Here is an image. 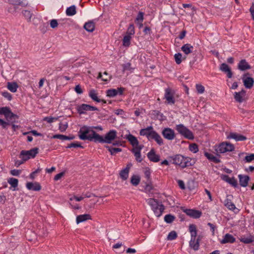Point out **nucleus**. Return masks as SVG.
<instances>
[{
  "instance_id": "f257e3e1",
  "label": "nucleus",
  "mask_w": 254,
  "mask_h": 254,
  "mask_svg": "<svg viewBox=\"0 0 254 254\" xmlns=\"http://www.w3.org/2000/svg\"><path fill=\"white\" fill-rule=\"evenodd\" d=\"M169 158L172 161L173 164L179 165L182 168H184L192 165L190 162L191 159L190 157H186L180 154H177L170 156Z\"/></svg>"
},
{
  "instance_id": "f03ea898",
  "label": "nucleus",
  "mask_w": 254,
  "mask_h": 254,
  "mask_svg": "<svg viewBox=\"0 0 254 254\" xmlns=\"http://www.w3.org/2000/svg\"><path fill=\"white\" fill-rule=\"evenodd\" d=\"M39 149L33 148L30 150H22L19 154V158L24 161H27L31 158H34L38 153Z\"/></svg>"
},
{
  "instance_id": "7ed1b4c3",
  "label": "nucleus",
  "mask_w": 254,
  "mask_h": 254,
  "mask_svg": "<svg viewBox=\"0 0 254 254\" xmlns=\"http://www.w3.org/2000/svg\"><path fill=\"white\" fill-rule=\"evenodd\" d=\"M0 115H3L6 119L5 121L12 120L13 119H18L19 117L13 113L10 108L3 107L0 108Z\"/></svg>"
},
{
  "instance_id": "20e7f679",
  "label": "nucleus",
  "mask_w": 254,
  "mask_h": 254,
  "mask_svg": "<svg viewBox=\"0 0 254 254\" xmlns=\"http://www.w3.org/2000/svg\"><path fill=\"white\" fill-rule=\"evenodd\" d=\"M176 130L182 135L189 139H192L194 138L192 132L182 124L176 126Z\"/></svg>"
},
{
  "instance_id": "39448f33",
  "label": "nucleus",
  "mask_w": 254,
  "mask_h": 254,
  "mask_svg": "<svg viewBox=\"0 0 254 254\" xmlns=\"http://www.w3.org/2000/svg\"><path fill=\"white\" fill-rule=\"evenodd\" d=\"M234 149L235 147L232 144L227 142H223L218 146L216 151L218 153H224L227 152L232 151Z\"/></svg>"
},
{
  "instance_id": "423d86ee",
  "label": "nucleus",
  "mask_w": 254,
  "mask_h": 254,
  "mask_svg": "<svg viewBox=\"0 0 254 254\" xmlns=\"http://www.w3.org/2000/svg\"><path fill=\"white\" fill-rule=\"evenodd\" d=\"M76 110L78 113L80 115L85 114L87 111H98L99 110L97 107L86 104H82L77 106Z\"/></svg>"
},
{
  "instance_id": "0eeeda50",
  "label": "nucleus",
  "mask_w": 254,
  "mask_h": 254,
  "mask_svg": "<svg viewBox=\"0 0 254 254\" xmlns=\"http://www.w3.org/2000/svg\"><path fill=\"white\" fill-rule=\"evenodd\" d=\"M92 130V129H90V127L87 126L82 127L78 132L79 138L82 140H89Z\"/></svg>"
},
{
  "instance_id": "6e6552de",
  "label": "nucleus",
  "mask_w": 254,
  "mask_h": 254,
  "mask_svg": "<svg viewBox=\"0 0 254 254\" xmlns=\"http://www.w3.org/2000/svg\"><path fill=\"white\" fill-rule=\"evenodd\" d=\"M162 134L163 137L169 140L174 139L175 137L174 130L169 127H166L163 129Z\"/></svg>"
},
{
  "instance_id": "1a4fd4ad",
  "label": "nucleus",
  "mask_w": 254,
  "mask_h": 254,
  "mask_svg": "<svg viewBox=\"0 0 254 254\" xmlns=\"http://www.w3.org/2000/svg\"><path fill=\"white\" fill-rule=\"evenodd\" d=\"M249 74L248 73L244 74L242 79L245 87L248 89H251L254 85V80L252 77L247 76Z\"/></svg>"
},
{
  "instance_id": "9d476101",
  "label": "nucleus",
  "mask_w": 254,
  "mask_h": 254,
  "mask_svg": "<svg viewBox=\"0 0 254 254\" xmlns=\"http://www.w3.org/2000/svg\"><path fill=\"white\" fill-rule=\"evenodd\" d=\"M165 98L166 99L168 104H174L175 100L174 97V92L170 88H168L165 90Z\"/></svg>"
},
{
  "instance_id": "9b49d317",
  "label": "nucleus",
  "mask_w": 254,
  "mask_h": 254,
  "mask_svg": "<svg viewBox=\"0 0 254 254\" xmlns=\"http://www.w3.org/2000/svg\"><path fill=\"white\" fill-rule=\"evenodd\" d=\"M184 212L188 216L193 218H198L201 215V212L194 209H186Z\"/></svg>"
},
{
  "instance_id": "f8f14e48",
  "label": "nucleus",
  "mask_w": 254,
  "mask_h": 254,
  "mask_svg": "<svg viewBox=\"0 0 254 254\" xmlns=\"http://www.w3.org/2000/svg\"><path fill=\"white\" fill-rule=\"evenodd\" d=\"M117 131L114 130L109 131L104 138V143H110L116 138Z\"/></svg>"
},
{
  "instance_id": "ddd939ff",
  "label": "nucleus",
  "mask_w": 254,
  "mask_h": 254,
  "mask_svg": "<svg viewBox=\"0 0 254 254\" xmlns=\"http://www.w3.org/2000/svg\"><path fill=\"white\" fill-rule=\"evenodd\" d=\"M147 157L149 160L153 162H158L160 161V156L156 154L154 149H152L148 153Z\"/></svg>"
},
{
  "instance_id": "4468645a",
  "label": "nucleus",
  "mask_w": 254,
  "mask_h": 254,
  "mask_svg": "<svg viewBox=\"0 0 254 254\" xmlns=\"http://www.w3.org/2000/svg\"><path fill=\"white\" fill-rule=\"evenodd\" d=\"M89 140L94 141L95 142L104 143V138L103 136L97 133L94 130L91 131V136Z\"/></svg>"
},
{
  "instance_id": "2eb2a0df",
  "label": "nucleus",
  "mask_w": 254,
  "mask_h": 254,
  "mask_svg": "<svg viewBox=\"0 0 254 254\" xmlns=\"http://www.w3.org/2000/svg\"><path fill=\"white\" fill-rule=\"evenodd\" d=\"M222 180L224 181L229 183L232 186L234 187H237L238 184L237 181L234 178H230L229 176L227 175H223L221 176Z\"/></svg>"
},
{
  "instance_id": "dca6fc26",
  "label": "nucleus",
  "mask_w": 254,
  "mask_h": 254,
  "mask_svg": "<svg viewBox=\"0 0 254 254\" xmlns=\"http://www.w3.org/2000/svg\"><path fill=\"white\" fill-rule=\"evenodd\" d=\"M142 147L143 146H139L138 147H134L132 150V152L134 154L135 159L138 162H141L142 161L140 153V151L142 149Z\"/></svg>"
},
{
  "instance_id": "f3484780",
  "label": "nucleus",
  "mask_w": 254,
  "mask_h": 254,
  "mask_svg": "<svg viewBox=\"0 0 254 254\" xmlns=\"http://www.w3.org/2000/svg\"><path fill=\"white\" fill-rule=\"evenodd\" d=\"M219 69L224 73L226 74L227 76L229 78H232L233 73L232 72L231 68L228 66V64H221Z\"/></svg>"
},
{
  "instance_id": "a211bd4d",
  "label": "nucleus",
  "mask_w": 254,
  "mask_h": 254,
  "mask_svg": "<svg viewBox=\"0 0 254 254\" xmlns=\"http://www.w3.org/2000/svg\"><path fill=\"white\" fill-rule=\"evenodd\" d=\"M26 187L29 190L39 191L41 189V186L39 183L28 182L26 184Z\"/></svg>"
},
{
  "instance_id": "6ab92c4d",
  "label": "nucleus",
  "mask_w": 254,
  "mask_h": 254,
  "mask_svg": "<svg viewBox=\"0 0 254 254\" xmlns=\"http://www.w3.org/2000/svg\"><path fill=\"white\" fill-rule=\"evenodd\" d=\"M199 237H198L197 239H190V240L189 242V246L194 251H197L199 249Z\"/></svg>"
},
{
  "instance_id": "aec40b11",
  "label": "nucleus",
  "mask_w": 254,
  "mask_h": 254,
  "mask_svg": "<svg viewBox=\"0 0 254 254\" xmlns=\"http://www.w3.org/2000/svg\"><path fill=\"white\" fill-rule=\"evenodd\" d=\"M227 137L228 138H233L236 141H244L247 139L245 136L234 132L230 133Z\"/></svg>"
},
{
  "instance_id": "412c9836",
  "label": "nucleus",
  "mask_w": 254,
  "mask_h": 254,
  "mask_svg": "<svg viewBox=\"0 0 254 254\" xmlns=\"http://www.w3.org/2000/svg\"><path fill=\"white\" fill-rule=\"evenodd\" d=\"M236 239L231 234H226L220 243L222 244L226 243H233L235 242Z\"/></svg>"
},
{
  "instance_id": "4be33fe9",
  "label": "nucleus",
  "mask_w": 254,
  "mask_h": 254,
  "mask_svg": "<svg viewBox=\"0 0 254 254\" xmlns=\"http://www.w3.org/2000/svg\"><path fill=\"white\" fill-rule=\"evenodd\" d=\"M246 95V91L242 90L241 91L239 92H235L234 94V98L236 101L239 103H242L244 101V97Z\"/></svg>"
},
{
  "instance_id": "5701e85b",
  "label": "nucleus",
  "mask_w": 254,
  "mask_h": 254,
  "mask_svg": "<svg viewBox=\"0 0 254 254\" xmlns=\"http://www.w3.org/2000/svg\"><path fill=\"white\" fill-rule=\"evenodd\" d=\"M126 138L130 142V143L134 147L139 146V142L137 138L131 134H129L127 136Z\"/></svg>"
},
{
  "instance_id": "b1692460",
  "label": "nucleus",
  "mask_w": 254,
  "mask_h": 254,
  "mask_svg": "<svg viewBox=\"0 0 254 254\" xmlns=\"http://www.w3.org/2000/svg\"><path fill=\"white\" fill-rule=\"evenodd\" d=\"M238 177L239 178L240 185L243 187H247L250 180V177L248 176H243L242 175H239Z\"/></svg>"
},
{
  "instance_id": "393cba45",
  "label": "nucleus",
  "mask_w": 254,
  "mask_h": 254,
  "mask_svg": "<svg viewBox=\"0 0 254 254\" xmlns=\"http://www.w3.org/2000/svg\"><path fill=\"white\" fill-rule=\"evenodd\" d=\"M9 2L13 5H20L23 7H26L28 5L27 1L23 0H9Z\"/></svg>"
},
{
  "instance_id": "a878e982",
  "label": "nucleus",
  "mask_w": 254,
  "mask_h": 254,
  "mask_svg": "<svg viewBox=\"0 0 254 254\" xmlns=\"http://www.w3.org/2000/svg\"><path fill=\"white\" fill-rule=\"evenodd\" d=\"M153 130V127L152 126H149L145 128L140 129L139 134L140 135L146 136L148 138Z\"/></svg>"
},
{
  "instance_id": "bb28decb",
  "label": "nucleus",
  "mask_w": 254,
  "mask_h": 254,
  "mask_svg": "<svg viewBox=\"0 0 254 254\" xmlns=\"http://www.w3.org/2000/svg\"><path fill=\"white\" fill-rule=\"evenodd\" d=\"M91 216L89 214H85L83 215H79L76 217V223L79 224L80 223L85 221L87 220L91 219Z\"/></svg>"
},
{
  "instance_id": "cd10ccee",
  "label": "nucleus",
  "mask_w": 254,
  "mask_h": 254,
  "mask_svg": "<svg viewBox=\"0 0 254 254\" xmlns=\"http://www.w3.org/2000/svg\"><path fill=\"white\" fill-rule=\"evenodd\" d=\"M164 210V206L161 203H160V204L157 207H155V209H152L154 214L157 217H159L162 215Z\"/></svg>"
},
{
  "instance_id": "c85d7f7f",
  "label": "nucleus",
  "mask_w": 254,
  "mask_h": 254,
  "mask_svg": "<svg viewBox=\"0 0 254 254\" xmlns=\"http://www.w3.org/2000/svg\"><path fill=\"white\" fill-rule=\"evenodd\" d=\"M164 210V206L161 203H160V204L157 207H155V209H152L154 214L157 217H159L162 215Z\"/></svg>"
},
{
  "instance_id": "c756f323",
  "label": "nucleus",
  "mask_w": 254,
  "mask_h": 254,
  "mask_svg": "<svg viewBox=\"0 0 254 254\" xmlns=\"http://www.w3.org/2000/svg\"><path fill=\"white\" fill-rule=\"evenodd\" d=\"M181 50L185 54L188 55L192 52L193 47L189 44H186L182 46Z\"/></svg>"
},
{
  "instance_id": "7c9ffc66",
  "label": "nucleus",
  "mask_w": 254,
  "mask_h": 254,
  "mask_svg": "<svg viewBox=\"0 0 254 254\" xmlns=\"http://www.w3.org/2000/svg\"><path fill=\"white\" fill-rule=\"evenodd\" d=\"M84 28L87 31L92 32L95 29V23L93 21H88L85 23Z\"/></svg>"
},
{
  "instance_id": "2f4dec72",
  "label": "nucleus",
  "mask_w": 254,
  "mask_h": 254,
  "mask_svg": "<svg viewBox=\"0 0 254 254\" xmlns=\"http://www.w3.org/2000/svg\"><path fill=\"white\" fill-rule=\"evenodd\" d=\"M189 231L190 233V239H196L197 236L196 227L194 224H190L189 226Z\"/></svg>"
},
{
  "instance_id": "473e14b6",
  "label": "nucleus",
  "mask_w": 254,
  "mask_h": 254,
  "mask_svg": "<svg viewBox=\"0 0 254 254\" xmlns=\"http://www.w3.org/2000/svg\"><path fill=\"white\" fill-rule=\"evenodd\" d=\"M204 155L208 160L215 163H218L220 162V160L212 154L206 152L204 153Z\"/></svg>"
},
{
  "instance_id": "72a5a7b5",
  "label": "nucleus",
  "mask_w": 254,
  "mask_h": 254,
  "mask_svg": "<svg viewBox=\"0 0 254 254\" xmlns=\"http://www.w3.org/2000/svg\"><path fill=\"white\" fill-rule=\"evenodd\" d=\"M148 204L151 207L152 209H155L160 204L158 201L154 198H149L147 200Z\"/></svg>"
},
{
  "instance_id": "f704fd0d",
  "label": "nucleus",
  "mask_w": 254,
  "mask_h": 254,
  "mask_svg": "<svg viewBox=\"0 0 254 254\" xmlns=\"http://www.w3.org/2000/svg\"><path fill=\"white\" fill-rule=\"evenodd\" d=\"M16 119H13L12 120L10 121H5V122L7 123V125L5 126V128L2 127V128L6 129L7 128L8 126L11 125L12 130L13 131H15L18 128V126L14 124V123H16Z\"/></svg>"
},
{
  "instance_id": "c9c22d12",
  "label": "nucleus",
  "mask_w": 254,
  "mask_h": 254,
  "mask_svg": "<svg viewBox=\"0 0 254 254\" xmlns=\"http://www.w3.org/2000/svg\"><path fill=\"white\" fill-rule=\"evenodd\" d=\"M65 12L67 16H73L75 15L76 13V9L75 6L73 5L69 7H67Z\"/></svg>"
},
{
  "instance_id": "e433bc0d",
  "label": "nucleus",
  "mask_w": 254,
  "mask_h": 254,
  "mask_svg": "<svg viewBox=\"0 0 254 254\" xmlns=\"http://www.w3.org/2000/svg\"><path fill=\"white\" fill-rule=\"evenodd\" d=\"M89 97L94 101L97 102H101V99H100L98 96L96 91L94 90H91L89 93Z\"/></svg>"
},
{
  "instance_id": "4c0bfd02",
  "label": "nucleus",
  "mask_w": 254,
  "mask_h": 254,
  "mask_svg": "<svg viewBox=\"0 0 254 254\" xmlns=\"http://www.w3.org/2000/svg\"><path fill=\"white\" fill-rule=\"evenodd\" d=\"M240 241L245 244H250L254 241V236L250 235L248 237H241Z\"/></svg>"
},
{
  "instance_id": "58836bf2",
  "label": "nucleus",
  "mask_w": 254,
  "mask_h": 254,
  "mask_svg": "<svg viewBox=\"0 0 254 254\" xmlns=\"http://www.w3.org/2000/svg\"><path fill=\"white\" fill-rule=\"evenodd\" d=\"M132 36L125 34L123 39V45L125 47H128L130 44V40Z\"/></svg>"
},
{
  "instance_id": "ea45409f",
  "label": "nucleus",
  "mask_w": 254,
  "mask_h": 254,
  "mask_svg": "<svg viewBox=\"0 0 254 254\" xmlns=\"http://www.w3.org/2000/svg\"><path fill=\"white\" fill-rule=\"evenodd\" d=\"M140 181V177L137 175H133L130 179L131 184L134 186H137Z\"/></svg>"
},
{
  "instance_id": "a19ab883",
  "label": "nucleus",
  "mask_w": 254,
  "mask_h": 254,
  "mask_svg": "<svg viewBox=\"0 0 254 254\" xmlns=\"http://www.w3.org/2000/svg\"><path fill=\"white\" fill-rule=\"evenodd\" d=\"M17 88V84L15 82H8L7 84V88L12 92H15Z\"/></svg>"
},
{
  "instance_id": "79ce46f5",
  "label": "nucleus",
  "mask_w": 254,
  "mask_h": 254,
  "mask_svg": "<svg viewBox=\"0 0 254 254\" xmlns=\"http://www.w3.org/2000/svg\"><path fill=\"white\" fill-rule=\"evenodd\" d=\"M22 14L25 18L27 19L28 22L31 21V17L33 14L30 11L28 10H24L22 11Z\"/></svg>"
},
{
  "instance_id": "37998d69",
  "label": "nucleus",
  "mask_w": 254,
  "mask_h": 254,
  "mask_svg": "<svg viewBox=\"0 0 254 254\" xmlns=\"http://www.w3.org/2000/svg\"><path fill=\"white\" fill-rule=\"evenodd\" d=\"M129 172L127 169H123L120 173V176L123 180H126L128 177Z\"/></svg>"
},
{
  "instance_id": "c03bdc74",
  "label": "nucleus",
  "mask_w": 254,
  "mask_h": 254,
  "mask_svg": "<svg viewBox=\"0 0 254 254\" xmlns=\"http://www.w3.org/2000/svg\"><path fill=\"white\" fill-rule=\"evenodd\" d=\"M107 96L109 97H114L118 95L116 89H110L106 91Z\"/></svg>"
},
{
  "instance_id": "a18cd8bd",
  "label": "nucleus",
  "mask_w": 254,
  "mask_h": 254,
  "mask_svg": "<svg viewBox=\"0 0 254 254\" xmlns=\"http://www.w3.org/2000/svg\"><path fill=\"white\" fill-rule=\"evenodd\" d=\"M175 217L171 214L166 215L164 217V221L167 223H171L174 221Z\"/></svg>"
},
{
  "instance_id": "49530a36",
  "label": "nucleus",
  "mask_w": 254,
  "mask_h": 254,
  "mask_svg": "<svg viewBox=\"0 0 254 254\" xmlns=\"http://www.w3.org/2000/svg\"><path fill=\"white\" fill-rule=\"evenodd\" d=\"M134 27L133 24H130L127 28L126 34L132 36L134 34Z\"/></svg>"
},
{
  "instance_id": "de8ad7c7",
  "label": "nucleus",
  "mask_w": 254,
  "mask_h": 254,
  "mask_svg": "<svg viewBox=\"0 0 254 254\" xmlns=\"http://www.w3.org/2000/svg\"><path fill=\"white\" fill-rule=\"evenodd\" d=\"M18 181L17 179L11 178L8 180V183L13 187L16 188L18 186Z\"/></svg>"
},
{
  "instance_id": "09e8293b",
  "label": "nucleus",
  "mask_w": 254,
  "mask_h": 254,
  "mask_svg": "<svg viewBox=\"0 0 254 254\" xmlns=\"http://www.w3.org/2000/svg\"><path fill=\"white\" fill-rule=\"evenodd\" d=\"M104 74L105 75V77H102V73L101 72H99L98 73V78H102V80H103L104 81H107L109 80V79H110L111 77L109 75V74L107 73V72L105 71L104 72Z\"/></svg>"
},
{
  "instance_id": "8fccbe9b",
  "label": "nucleus",
  "mask_w": 254,
  "mask_h": 254,
  "mask_svg": "<svg viewBox=\"0 0 254 254\" xmlns=\"http://www.w3.org/2000/svg\"><path fill=\"white\" fill-rule=\"evenodd\" d=\"M189 149L191 152L195 153L198 151V145L196 143L190 144Z\"/></svg>"
},
{
  "instance_id": "3c124183",
  "label": "nucleus",
  "mask_w": 254,
  "mask_h": 254,
  "mask_svg": "<svg viewBox=\"0 0 254 254\" xmlns=\"http://www.w3.org/2000/svg\"><path fill=\"white\" fill-rule=\"evenodd\" d=\"M225 206L230 210H234L236 208L234 204L228 199H227L225 201Z\"/></svg>"
},
{
  "instance_id": "603ef678",
  "label": "nucleus",
  "mask_w": 254,
  "mask_h": 254,
  "mask_svg": "<svg viewBox=\"0 0 254 254\" xmlns=\"http://www.w3.org/2000/svg\"><path fill=\"white\" fill-rule=\"evenodd\" d=\"M144 176L148 182H150L151 180L150 175L151 172L150 169L146 168L144 170Z\"/></svg>"
},
{
  "instance_id": "864d4df0",
  "label": "nucleus",
  "mask_w": 254,
  "mask_h": 254,
  "mask_svg": "<svg viewBox=\"0 0 254 254\" xmlns=\"http://www.w3.org/2000/svg\"><path fill=\"white\" fill-rule=\"evenodd\" d=\"M109 151L111 153V155H114L118 152L122 151V149L120 148H114L108 147Z\"/></svg>"
},
{
  "instance_id": "5fc2aeb1",
  "label": "nucleus",
  "mask_w": 254,
  "mask_h": 254,
  "mask_svg": "<svg viewBox=\"0 0 254 254\" xmlns=\"http://www.w3.org/2000/svg\"><path fill=\"white\" fill-rule=\"evenodd\" d=\"M177 237V233L174 231H172L171 232H170L169 234H168V235L167 236V239L168 240L171 241V240H175V239H176Z\"/></svg>"
},
{
  "instance_id": "6e6d98bb",
  "label": "nucleus",
  "mask_w": 254,
  "mask_h": 254,
  "mask_svg": "<svg viewBox=\"0 0 254 254\" xmlns=\"http://www.w3.org/2000/svg\"><path fill=\"white\" fill-rule=\"evenodd\" d=\"M253 160H254V153L246 156L243 160L245 162H251Z\"/></svg>"
},
{
  "instance_id": "4d7b16f0",
  "label": "nucleus",
  "mask_w": 254,
  "mask_h": 254,
  "mask_svg": "<svg viewBox=\"0 0 254 254\" xmlns=\"http://www.w3.org/2000/svg\"><path fill=\"white\" fill-rule=\"evenodd\" d=\"M50 27L53 29L56 28L59 25L58 20L55 19L51 20L49 21Z\"/></svg>"
},
{
  "instance_id": "13d9d810",
  "label": "nucleus",
  "mask_w": 254,
  "mask_h": 254,
  "mask_svg": "<svg viewBox=\"0 0 254 254\" xmlns=\"http://www.w3.org/2000/svg\"><path fill=\"white\" fill-rule=\"evenodd\" d=\"M154 140H155L159 145L163 144V140L161 138V136L157 132L156 134V136Z\"/></svg>"
},
{
  "instance_id": "bf43d9fd",
  "label": "nucleus",
  "mask_w": 254,
  "mask_h": 254,
  "mask_svg": "<svg viewBox=\"0 0 254 254\" xmlns=\"http://www.w3.org/2000/svg\"><path fill=\"white\" fill-rule=\"evenodd\" d=\"M71 147L83 148V146L81 145L80 143H79V142H77L70 143L66 146V148H71Z\"/></svg>"
},
{
  "instance_id": "052dcab7",
  "label": "nucleus",
  "mask_w": 254,
  "mask_h": 254,
  "mask_svg": "<svg viewBox=\"0 0 254 254\" xmlns=\"http://www.w3.org/2000/svg\"><path fill=\"white\" fill-rule=\"evenodd\" d=\"M196 89L198 93L202 94L204 92V87L201 84H196Z\"/></svg>"
},
{
  "instance_id": "680f3d73",
  "label": "nucleus",
  "mask_w": 254,
  "mask_h": 254,
  "mask_svg": "<svg viewBox=\"0 0 254 254\" xmlns=\"http://www.w3.org/2000/svg\"><path fill=\"white\" fill-rule=\"evenodd\" d=\"M68 125L67 123L63 124L61 123L59 124V129L61 132H64L66 129Z\"/></svg>"
},
{
  "instance_id": "e2e57ef3",
  "label": "nucleus",
  "mask_w": 254,
  "mask_h": 254,
  "mask_svg": "<svg viewBox=\"0 0 254 254\" xmlns=\"http://www.w3.org/2000/svg\"><path fill=\"white\" fill-rule=\"evenodd\" d=\"M143 13L139 12L135 20L139 23L140 22H142L143 20Z\"/></svg>"
},
{
  "instance_id": "0e129e2a",
  "label": "nucleus",
  "mask_w": 254,
  "mask_h": 254,
  "mask_svg": "<svg viewBox=\"0 0 254 254\" xmlns=\"http://www.w3.org/2000/svg\"><path fill=\"white\" fill-rule=\"evenodd\" d=\"M238 68L241 70H245L251 68L250 64H238Z\"/></svg>"
},
{
  "instance_id": "69168bd1",
  "label": "nucleus",
  "mask_w": 254,
  "mask_h": 254,
  "mask_svg": "<svg viewBox=\"0 0 254 254\" xmlns=\"http://www.w3.org/2000/svg\"><path fill=\"white\" fill-rule=\"evenodd\" d=\"M1 95L9 101H10L12 99L11 95L7 91L2 92Z\"/></svg>"
},
{
  "instance_id": "338daca9",
  "label": "nucleus",
  "mask_w": 254,
  "mask_h": 254,
  "mask_svg": "<svg viewBox=\"0 0 254 254\" xmlns=\"http://www.w3.org/2000/svg\"><path fill=\"white\" fill-rule=\"evenodd\" d=\"M182 54L180 53L175 54L174 57L177 64H180L182 62Z\"/></svg>"
},
{
  "instance_id": "774afa93",
  "label": "nucleus",
  "mask_w": 254,
  "mask_h": 254,
  "mask_svg": "<svg viewBox=\"0 0 254 254\" xmlns=\"http://www.w3.org/2000/svg\"><path fill=\"white\" fill-rule=\"evenodd\" d=\"M57 120V118H53L51 117H45L43 119L44 121H46L49 123H51L53 122L54 121H56Z\"/></svg>"
}]
</instances>
